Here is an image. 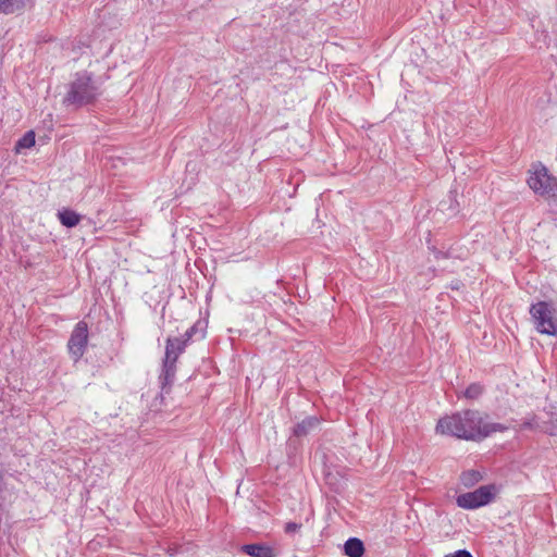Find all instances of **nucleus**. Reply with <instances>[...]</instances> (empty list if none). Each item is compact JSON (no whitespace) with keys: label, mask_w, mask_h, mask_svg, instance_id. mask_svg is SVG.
Masks as SVG:
<instances>
[{"label":"nucleus","mask_w":557,"mask_h":557,"mask_svg":"<svg viewBox=\"0 0 557 557\" xmlns=\"http://www.w3.org/2000/svg\"><path fill=\"white\" fill-rule=\"evenodd\" d=\"M508 428L502 423L487 422L478 410H463L445 416L437 421L436 432L466 441H481Z\"/></svg>","instance_id":"nucleus-1"},{"label":"nucleus","mask_w":557,"mask_h":557,"mask_svg":"<svg viewBox=\"0 0 557 557\" xmlns=\"http://www.w3.org/2000/svg\"><path fill=\"white\" fill-rule=\"evenodd\" d=\"M101 82L92 73L77 72L69 84L63 103L83 107L92 103L101 96Z\"/></svg>","instance_id":"nucleus-2"},{"label":"nucleus","mask_w":557,"mask_h":557,"mask_svg":"<svg viewBox=\"0 0 557 557\" xmlns=\"http://www.w3.org/2000/svg\"><path fill=\"white\" fill-rule=\"evenodd\" d=\"M529 313L536 332L557 336V307L553 302L541 300L532 304Z\"/></svg>","instance_id":"nucleus-3"},{"label":"nucleus","mask_w":557,"mask_h":557,"mask_svg":"<svg viewBox=\"0 0 557 557\" xmlns=\"http://www.w3.org/2000/svg\"><path fill=\"white\" fill-rule=\"evenodd\" d=\"M529 187L537 195L554 197L557 193V181L548 174L545 166H534L528 178Z\"/></svg>","instance_id":"nucleus-4"},{"label":"nucleus","mask_w":557,"mask_h":557,"mask_svg":"<svg viewBox=\"0 0 557 557\" xmlns=\"http://www.w3.org/2000/svg\"><path fill=\"white\" fill-rule=\"evenodd\" d=\"M494 485H482L476 490L457 496L456 504L463 509H475L487 505L495 496Z\"/></svg>","instance_id":"nucleus-5"},{"label":"nucleus","mask_w":557,"mask_h":557,"mask_svg":"<svg viewBox=\"0 0 557 557\" xmlns=\"http://www.w3.org/2000/svg\"><path fill=\"white\" fill-rule=\"evenodd\" d=\"M88 344V325L85 321H79L74 326L67 342V350L74 362L81 360Z\"/></svg>","instance_id":"nucleus-6"},{"label":"nucleus","mask_w":557,"mask_h":557,"mask_svg":"<svg viewBox=\"0 0 557 557\" xmlns=\"http://www.w3.org/2000/svg\"><path fill=\"white\" fill-rule=\"evenodd\" d=\"M186 342L178 337H169L165 343V360L176 362L178 357L185 351Z\"/></svg>","instance_id":"nucleus-7"},{"label":"nucleus","mask_w":557,"mask_h":557,"mask_svg":"<svg viewBox=\"0 0 557 557\" xmlns=\"http://www.w3.org/2000/svg\"><path fill=\"white\" fill-rule=\"evenodd\" d=\"M240 550L250 557H276L277 556V554L273 547L265 545V544H260V543L245 544L242 546Z\"/></svg>","instance_id":"nucleus-8"},{"label":"nucleus","mask_w":557,"mask_h":557,"mask_svg":"<svg viewBox=\"0 0 557 557\" xmlns=\"http://www.w3.org/2000/svg\"><path fill=\"white\" fill-rule=\"evenodd\" d=\"M319 423L320 421L315 416H309L294 426L293 435L296 437L307 436L318 429Z\"/></svg>","instance_id":"nucleus-9"},{"label":"nucleus","mask_w":557,"mask_h":557,"mask_svg":"<svg viewBox=\"0 0 557 557\" xmlns=\"http://www.w3.org/2000/svg\"><path fill=\"white\" fill-rule=\"evenodd\" d=\"M176 373V362L163 359L162 373L160 375L161 385L164 388L166 385H172Z\"/></svg>","instance_id":"nucleus-10"},{"label":"nucleus","mask_w":557,"mask_h":557,"mask_svg":"<svg viewBox=\"0 0 557 557\" xmlns=\"http://www.w3.org/2000/svg\"><path fill=\"white\" fill-rule=\"evenodd\" d=\"M344 552L348 557H361L364 554V545L361 540L350 537L345 542Z\"/></svg>","instance_id":"nucleus-11"},{"label":"nucleus","mask_w":557,"mask_h":557,"mask_svg":"<svg viewBox=\"0 0 557 557\" xmlns=\"http://www.w3.org/2000/svg\"><path fill=\"white\" fill-rule=\"evenodd\" d=\"M58 216H59L61 224L66 227H74L81 221L79 214L70 209H63V210L59 211Z\"/></svg>","instance_id":"nucleus-12"},{"label":"nucleus","mask_w":557,"mask_h":557,"mask_svg":"<svg viewBox=\"0 0 557 557\" xmlns=\"http://www.w3.org/2000/svg\"><path fill=\"white\" fill-rule=\"evenodd\" d=\"M24 5V0H0V12L10 14L21 9Z\"/></svg>","instance_id":"nucleus-13"},{"label":"nucleus","mask_w":557,"mask_h":557,"mask_svg":"<svg viewBox=\"0 0 557 557\" xmlns=\"http://www.w3.org/2000/svg\"><path fill=\"white\" fill-rule=\"evenodd\" d=\"M483 393V386L479 383L470 384L463 392V397L467 399H478Z\"/></svg>","instance_id":"nucleus-14"},{"label":"nucleus","mask_w":557,"mask_h":557,"mask_svg":"<svg viewBox=\"0 0 557 557\" xmlns=\"http://www.w3.org/2000/svg\"><path fill=\"white\" fill-rule=\"evenodd\" d=\"M35 145V135L33 131L27 132L17 143V147L30 148Z\"/></svg>","instance_id":"nucleus-15"},{"label":"nucleus","mask_w":557,"mask_h":557,"mask_svg":"<svg viewBox=\"0 0 557 557\" xmlns=\"http://www.w3.org/2000/svg\"><path fill=\"white\" fill-rule=\"evenodd\" d=\"M544 430L552 436H557V414L552 416L545 423Z\"/></svg>","instance_id":"nucleus-16"},{"label":"nucleus","mask_w":557,"mask_h":557,"mask_svg":"<svg viewBox=\"0 0 557 557\" xmlns=\"http://www.w3.org/2000/svg\"><path fill=\"white\" fill-rule=\"evenodd\" d=\"M480 479H481V475L476 471L465 472L461 476V481L465 485L474 484V483L479 482Z\"/></svg>","instance_id":"nucleus-17"},{"label":"nucleus","mask_w":557,"mask_h":557,"mask_svg":"<svg viewBox=\"0 0 557 557\" xmlns=\"http://www.w3.org/2000/svg\"><path fill=\"white\" fill-rule=\"evenodd\" d=\"M198 333V323L190 326L183 335L182 341L186 342V345L191 341V338Z\"/></svg>","instance_id":"nucleus-18"},{"label":"nucleus","mask_w":557,"mask_h":557,"mask_svg":"<svg viewBox=\"0 0 557 557\" xmlns=\"http://www.w3.org/2000/svg\"><path fill=\"white\" fill-rule=\"evenodd\" d=\"M301 527H302L301 523L287 522L285 524L284 531L287 534H293V533L298 532L301 529Z\"/></svg>","instance_id":"nucleus-19"},{"label":"nucleus","mask_w":557,"mask_h":557,"mask_svg":"<svg viewBox=\"0 0 557 557\" xmlns=\"http://www.w3.org/2000/svg\"><path fill=\"white\" fill-rule=\"evenodd\" d=\"M445 557H473L472 554L467 549H459L453 554H448Z\"/></svg>","instance_id":"nucleus-20"},{"label":"nucleus","mask_w":557,"mask_h":557,"mask_svg":"<svg viewBox=\"0 0 557 557\" xmlns=\"http://www.w3.org/2000/svg\"><path fill=\"white\" fill-rule=\"evenodd\" d=\"M200 337L203 338L205 337V332L201 330L200 331Z\"/></svg>","instance_id":"nucleus-21"},{"label":"nucleus","mask_w":557,"mask_h":557,"mask_svg":"<svg viewBox=\"0 0 557 557\" xmlns=\"http://www.w3.org/2000/svg\"><path fill=\"white\" fill-rule=\"evenodd\" d=\"M523 425H524L525 428H527V426H528V428H529V426H531V424H530V423H527V422H525V423H523Z\"/></svg>","instance_id":"nucleus-22"}]
</instances>
